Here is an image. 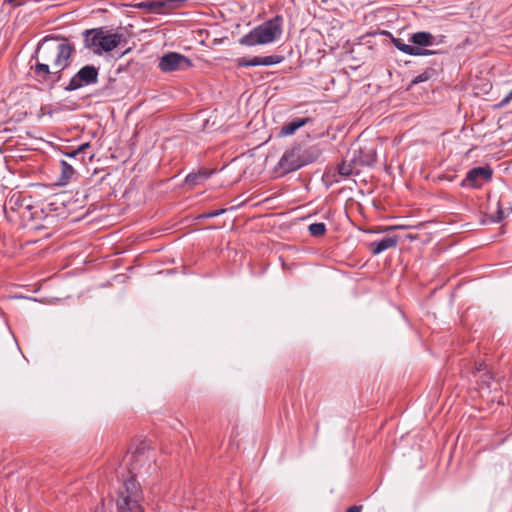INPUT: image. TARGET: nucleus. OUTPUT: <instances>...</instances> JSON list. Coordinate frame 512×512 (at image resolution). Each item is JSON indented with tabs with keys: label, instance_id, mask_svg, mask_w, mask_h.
<instances>
[{
	"label": "nucleus",
	"instance_id": "16",
	"mask_svg": "<svg viewBox=\"0 0 512 512\" xmlns=\"http://www.w3.org/2000/svg\"><path fill=\"white\" fill-rule=\"evenodd\" d=\"M210 176L209 172L199 171L189 173L185 178V183L190 186H197L206 181Z\"/></svg>",
	"mask_w": 512,
	"mask_h": 512
},
{
	"label": "nucleus",
	"instance_id": "1",
	"mask_svg": "<svg viewBox=\"0 0 512 512\" xmlns=\"http://www.w3.org/2000/svg\"><path fill=\"white\" fill-rule=\"evenodd\" d=\"M128 457L130 477L123 481L117 491V512H145L144 494L136 476L149 473L151 459L144 448L136 449Z\"/></svg>",
	"mask_w": 512,
	"mask_h": 512
},
{
	"label": "nucleus",
	"instance_id": "19",
	"mask_svg": "<svg viewBox=\"0 0 512 512\" xmlns=\"http://www.w3.org/2000/svg\"><path fill=\"white\" fill-rule=\"evenodd\" d=\"M437 76V69L434 67H428L425 71L417 75L411 81V85H417L422 82L429 81Z\"/></svg>",
	"mask_w": 512,
	"mask_h": 512
},
{
	"label": "nucleus",
	"instance_id": "11",
	"mask_svg": "<svg viewBox=\"0 0 512 512\" xmlns=\"http://www.w3.org/2000/svg\"><path fill=\"white\" fill-rule=\"evenodd\" d=\"M178 0H151L138 4L141 9H146L151 13H165L168 9L176 8Z\"/></svg>",
	"mask_w": 512,
	"mask_h": 512
},
{
	"label": "nucleus",
	"instance_id": "33",
	"mask_svg": "<svg viewBox=\"0 0 512 512\" xmlns=\"http://www.w3.org/2000/svg\"><path fill=\"white\" fill-rule=\"evenodd\" d=\"M361 509V506L354 505L349 507L346 512H361Z\"/></svg>",
	"mask_w": 512,
	"mask_h": 512
},
{
	"label": "nucleus",
	"instance_id": "14",
	"mask_svg": "<svg viewBox=\"0 0 512 512\" xmlns=\"http://www.w3.org/2000/svg\"><path fill=\"white\" fill-rule=\"evenodd\" d=\"M410 42H412L413 46H432L435 43V37L425 31L416 32L411 35Z\"/></svg>",
	"mask_w": 512,
	"mask_h": 512
},
{
	"label": "nucleus",
	"instance_id": "29",
	"mask_svg": "<svg viewBox=\"0 0 512 512\" xmlns=\"http://www.w3.org/2000/svg\"><path fill=\"white\" fill-rule=\"evenodd\" d=\"M6 3H8L14 7H18V6H21L24 4V2L21 0H6Z\"/></svg>",
	"mask_w": 512,
	"mask_h": 512
},
{
	"label": "nucleus",
	"instance_id": "34",
	"mask_svg": "<svg viewBox=\"0 0 512 512\" xmlns=\"http://www.w3.org/2000/svg\"><path fill=\"white\" fill-rule=\"evenodd\" d=\"M431 65H432V66H440L436 61H432V62H431Z\"/></svg>",
	"mask_w": 512,
	"mask_h": 512
},
{
	"label": "nucleus",
	"instance_id": "17",
	"mask_svg": "<svg viewBox=\"0 0 512 512\" xmlns=\"http://www.w3.org/2000/svg\"><path fill=\"white\" fill-rule=\"evenodd\" d=\"M394 46L400 50L401 52L408 54V55H418L420 54V47L409 45L403 42L400 38H393L392 40Z\"/></svg>",
	"mask_w": 512,
	"mask_h": 512
},
{
	"label": "nucleus",
	"instance_id": "8",
	"mask_svg": "<svg viewBox=\"0 0 512 512\" xmlns=\"http://www.w3.org/2000/svg\"><path fill=\"white\" fill-rule=\"evenodd\" d=\"M31 69L39 83L47 84L52 89L61 81L66 68H52L53 70H51L47 64H35Z\"/></svg>",
	"mask_w": 512,
	"mask_h": 512
},
{
	"label": "nucleus",
	"instance_id": "31",
	"mask_svg": "<svg viewBox=\"0 0 512 512\" xmlns=\"http://www.w3.org/2000/svg\"><path fill=\"white\" fill-rule=\"evenodd\" d=\"M88 148H90V143L85 142L78 147V152H81V154H83Z\"/></svg>",
	"mask_w": 512,
	"mask_h": 512
},
{
	"label": "nucleus",
	"instance_id": "26",
	"mask_svg": "<svg viewBox=\"0 0 512 512\" xmlns=\"http://www.w3.org/2000/svg\"><path fill=\"white\" fill-rule=\"evenodd\" d=\"M503 219H504V212H503V209H502V207L500 205V202H498V209H497L495 217L492 218V221L494 223H499Z\"/></svg>",
	"mask_w": 512,
	"mask_h": 512
},
{
	"label": "nucleus",
	"instance_id": "28",
	"mask_svg": "<svg viewBox=\"0 0 512 512\" xmlns=\"http://www.w3.org/2000/svg\"><path fill=\"white\" fill-rule=\"evenodd\" d=\"M64 154L70 158H77L78 156L82 155L81 152H78V148L72 150L71 152H65Z\"/></svg>",
	"mask_w": 512,
	"mask_h": 512
},
{
	"label": "nucleus",
	"instance_id": "32",
	"mask_svg": "<svg viewBox=\"0 0 512 512\" xmlns=\"http://www.w3.org/2000/svg\"><path fill=\"white\" fill-rule=\"evenodd\" d=\"M420 50H421L420 54H418L417 56H426V55H431V54L435 53L432 50L424 49V48H421V47H420Z\"/></svg>",
	"mask_w": 512,
	"mask_h": 512
},
{
	"label": "nucleus",
	"instance_id": "18",
	"mask_svg": "<svg viewBox=\"0 0 512 512\" xmlns=\"http://www.w3.org/2000/svg\"><path fill=\"white\" fill-rule=\"evenodd\" d=\"M60 166H61L60 184L65 185L72 179V177L75 174V170L72 167V165L69 164L65 160L60 161Z\"/></svg>",
	"mask_w": 512,
	"mask_h": 512
},
{
	"label": "nucleus",
	"instance_id": "23",
	"mask_svg": "<svg viewBox=\"0 0 512 512\" xmlns=\"http://www.w3.org/2000/svg\"><path fill=\"white\" fill-rule=\"evenodd\" d=\"M337 170L341 176L348 177L353 173V166L351 163L343 161L337 166Z\"/></svg>",
	"mask_w": 512,
	"mask_h": 512
},
{
	"label": "nucleus",
	"instance_id": "9",
	"mask_svg": "<svg viewBox=\"0 0 512 512\" xmlns=\"http://www.w3.org/2000/svg\"><path fill=\"white\" fill-rule=\"evenodd\" d=\"M300 152V144L293 146L289 150H286L278 162L277 170L281 174H287L303 167L302 160L300 159Z\"/></svg>",
	"mask_w": 512,
	"mask_h": 512
},
{
	"label": "nucleus",
	"instance_id": "3",
	"mask_svg": "<svg viewBox=\"0 0 512 512\" xmlns=\"http://www.w3.org/2000/svg\"><path fill=\"white\" fill-rule=\"evenodd\" d=\"M282 22V17L276 16L241 37L239 43L249 47L272 43L282 34Z\"/></svg>",
	"mask_w": 512,
	"mask_h": 512
},
{
	"label": "nucleus",
	"instance_id": "24",
	"mask_svg": "<svg viewBox=\"0 0 512 512\" xmlns=\"http://www.w3.org/2000/svg\"><path fill=\"white\" fill-rule=\"evenodd\" d=\"M375 161H376V152L373 149L369 151V155L367 156V158L362 160V162L365 165H372L375 163Z\"/></svg>",
	"mask_w": 512,
	"mask_h": 512
},
{
	"label": "nucleus",
	"instance_id": "10",
	"mask_svg": "<svg viewBox=\"0 0 512 512\" xmlns=\"http://www.w3.org/2000/svg\"><path fill=\"white\" fill-rule=\"evenodd\" d=\"M283 57L279 55H269L264 57L255 56L250 59L246 57L239 58L237 60V66L239 67H252V66H271L282 62Z\"/></svg>",
	"mask_w": 512,
	"mask_h": 512
},
{
	"label": "nucleus",
	"instance_id": "12",
	"mask_svg": "<svg viewBox=\"0 0 512 512\" xmlns=\"http://www.w3.org/2000/svg\"><path fill=\"white\" fill-rule=\"evenodd\" d=\"M399 239L397 236L384 237L379 241H373L369 244V249L373 255H378L383 251L394 248L398 245Z\"/></svg>",
	"mask_w": 512,
	"mask_h": 512
},
{
	"label": "nucleus",
	"instance_id": "5",
	"mask_svg": "<svg viewBox=\"0 0 512 512\" xmlns=\"http://www.w3.org/2000/svg\"><path fill=\"white\" fill-rule=\"evenodd\" d=\"M99 69L94 65L83 66L68 82L63 86L65 91H75L85 86L94 85L98 81Z\"/></svg>",
	"mask_w": 512,
	"mask_h": 512
},
{
	"label": "nucleus",
	"instance_id": "4",
	"mask_svg": "<svg viewBox=\"0 0 512 512\" xmlns=\"http://www.w3.org/2000/svg\"><path fill=\"white\" fill-rule=\"evenodd\" d=\"M83 35L84 46L97 55L114 50L122 40L121 34L106 32L103 28L85 30Z\"/></svg>",
	"mask_w": 512,
	"mask_h": 512
},
{
	"label": "nucleus",
	"instance_id": "2",
	"mask_svg": "<svg viewBox=\"0 0 512 512\" xmlns=\"http://www.w3.org/2000/svg\"><path fill=\"white\" fill-rule=\"evenodd\" d=\"M74 46L64 39L46 36L37 45L36 64H47L49 68H67Z\"/></svg>",
	"mask_w": 512,
	"mask_h": 512
},
{
	"label": "nucleus",
	"instance_id": "22",
	"mask_svg": "<svg viewBox=\"0 0 512 512\" xmlns=\"http://www.w3.org/2000/svg\"><path fill=\"white\" fill-rule=\"evenodd\" d=\"M24 201L25 199L19 193H15L9 197L7 203L11 209L16 210L24 205Z\"/></svg>",
	"mask_w": 512,
	"mask_h": 512
},
{
	"label": "nucleus",
	"instance_id": "27",
	"mask_svg": "<svg viewBox=\"0 0 512 512\" xmlns=\"http://www.w3.org/2000/svg\"><path fill=\"white\" fill-rule=\"evenodd\" d=\"M512 100V90L500 101L499 107L506 106Z\"/></svg>",
	"mask_w": 512,
	"mask_h": 512
},
{
	"label": "nucleus",
	"instance_id": "7",
	"mask_svg": "<svg viewBox=\"0 0 512 512\" xmlns=\"http://www.w3.org/2000/svg\"><path fill=\"white\" fill-rule=\"evenodd\" d=\"M191 66L192 63L189 58L176 52L163 55L158 64L159 69L165 73L186 70Z\"/></svg>",
	"mask_w": 512,
	"mask_h": 512
},
{
	"label": "nucleus",
	"instance_id": "20",
	"mask_svg": "<svg viewBox=\"0 0 512 512\" xmlns=\"http://www.w3.org/2000/svg\"><path fill=\"white\" fill-rule=\"evenodd\" d=\"M116 79L110 78L106 85L99 90V94L105 97H111L115 94L116 90Z\"/></svg>",
	"mask_w": 512,
	"mask_h": 512
},
{
	"label": "nucleus",
	"instance_id": "25",
	"mask_svg": "<svg viewBox=\"0 0 512 512\" xmlns=\"http://www.w3.org/2000/svg\"><path fill=\"white\" fill-rule=\"evenodd\" d=\"M226 212V209H218L211 212L204 213L201 218H213L222 215Z\"/></svg>",
	"mask_w": 512,
	"mask_h": 512
},
{
	"label": "nucleus",
	"instance_id": "13",
	"mask_svg": "<svg viewBox=\"0 0 512 512\" xmlns=\"http://www.w3.org/2000/svg\"><path fill=\"white\" fill-rule=\"evenodd\" d=\"M311 122V118H294L290 122L285 123L279 130V136L287 137L293 135L299 128Z\"/></svg>",
	"mask_w": 512,
	"mask_h": 512
},
{
	"label": "nucleus",
	"instance_id": "30",
	"mask_svg": "<svg viewBox=\"0 0 512 512\" xmlns=\"http://www.w3.org/2000/svg\"><path fill=\"white\" fill-rule=\"evenodd\" d=\"M41 111H42L43 113H47V114H49V115H52V114H53V112H54L55 110H53V109H52V106H51V105H46V106H43V107L41 108Z\"/></svg>",
	"mask_w": 512,
	"mask_h": 512
},
{
	"label": "nucleus",
	"instance_id": "15",
	"mask_svg": "<svg viewBox=\"0 0 512 512\" xmlns=\"http://www.w3.org/2000/svg\"><path fill=\"white\" fill-rule=\"evenodd\" d=\"M321 155V150L317 146H310L305 149L301 146L300 159L303 166L313 163L318 160Z\"/></svg>",
	"mask_w": 512,
	"mask_h": 512
},
{
	"label": "nucleus",
	"instance_id": "21",
	"mask_svg": "<svg viewBox=\"0 0 512 512\" xmlns=\"http://www.w3.org/2000/svg\"><path fill=\"white\" fill-rule=\"evenodd\" d=\"M309 233L314 237L323 236L326 232V225L322 222L312 223L308 227Z\"/></svg>",
	"mask_w": 512,
	"mask_h": 512
},
{
	"label": "nucleus",
	"instance_id": "6",
	"mask_svg": "<svg viewBox=\"0 0 512 512\" xmlns=\"http://www.w3.org/2000/svg\"><path fill=\"white\" fill-rule=\"evenodd\" d=\"M493 170L490 166L474 167L470 169L461 182V187L480 189L485 183L492 179Z\"/></svg>",
	"mask_w": 512,
	"mask_h": 512
}]
</instances>
